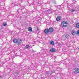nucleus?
I'll use <instances>...</instances> for the list:
<instances>
[{
  "mask_svg": "<svg viewBox=\"0 0 79 79\" xmlns=\"http://www.w3.org/2000/svg\"><path fill=\"white\" fill-rule=\"evenodd\" d=\"M32 52H35V51H34L33 50V49H32Z\"/></svg>",
  "mask_w": 79,
  "mask_h": 79,
  "instance_id": "nucleus-25",
  "label": "nucleus"
},
{
  "mask_svg": "<svg viewBox=\"0 0 79 79\" xmlns=\"http://www.w3.org/2000/svg\"><path fill=\"white\" fill-rule=\"evenodd\" d=\"M23 14H24V13H25V12H23L22 13Z\"/></svg>",
  "mask_w": 79,
  "mask_h": 79,
  "instance_id": "nucleus-28",
  "label": "nucleus"
},
{
  "mask_svg": "<svg viewBox=\"0 0 79 79\" xmlns=\"http://www.w3.org/2000/svg\"><path fill=\"white\" fill-rule=\"evenodd\" d=\"M13 42L14 43H15V44H16L18 42V40L16 38H15L13 40Z\"/></svg>",
  "mask_w": 79,
  "mask_h": 79,
  "instance_id": "nucleus-6",
  "label": "nucleus"
},
{
  "mask_svg": "<svg viewBox=\"0 0 79 79\" xmlns=\"http://www.w3.org/2000/svg\"><path fill=\"white\" fill-rule=\"evenodd\" d=\"M40 13H41V12H40Z\"/></svg>",
  "mask_w": 79,
  "mask_h": 79,
  "instance_id": "nucleus-30",
  "label": "nucleus"
},
{
  "mask_svg": "<svg viewBox=\"0 0 79 79\" xmlns=\"http://www.w3.org/2000/svg\"><path fill=\"white\" fill-rule=\"evenodd\" d=\"M21 42H22V40H21V39H20L19 41H18V43L17 44L18 45H21Z\"/></svg>",
  "mask_w": 79,
  "mask_h": 79,
  "instance_id": "nucleus-9",
  "label": "nucleus"
},
{
  "mask_svg": "<svg viewBox=\"0 0 79 79\" xmlns=\"http://www.w3.org/2000/svg\"><path fill=\"white\" fill-rule=\"evenodd\" d=\"M56 20L57 21H60V20H61V18L60 17H57L56 19Z\"/></svg>",
  "mask_w": 79,
  "mask_h": 79,
  "instance_id": "nucleus-10",
  "label": "nucleus"
},
{
  "mask_svg": "<svg viewBox=\"0 0 79 79\" xmlns=\"http://www.w3.org/2000/svg\"><path fill=\"white\" fill-rule=\"evenodd\" d=\"M49 32V30L48 29H46L44 31V32L45 34H48Z\"/></svg>",
  "mask_w": 79,
  "mask_h": 79,
  "instance_id": "nucleus-7",
  "label": "nucleus"
},
{
  "mask_svg": "<svg viewBox=\"0 0 79 79\" xmlns=\"http://www.w3.org/2000/svg\"><path fill=\"white\" fill-rule=\"evenodd\" d=\"M76 27L77 28H79V23H77L76 24Z\"/></svg>",
  "mask_w": 79,
  "mask_h": 79,
  "instance_id": "nucleus-13",
  "label": "nucleus"
},
{
  "mask_svg": "<svg viewBox=\"0 0 79 79\" xmlns=\"http://www.w3.org/2000/svg\"><path fill=\"white\" fill-rule=\"evenodd\" d=\"M51 71H49L46 72V75L47 76H51Z\"/></svg>",
  "mask_w": 79,
  "mask_h": 79,
  "instance_id": "nucleus-5",
  "label": "nucleus"
},
{
  "mask_svg": "<svg viewBox=\"0 0 79 79\" xmlns=\"http://www.w3.org/2000/svg\"><path fill=\"white\" fill-rule=\"evenodd\" d=\"M32 5H34V3H32Z\"/></svg>",
  "mask_w": 79,
  "mask_h": 79,
  "instance_id": "nucleus-27",
  "label": "nucleus"
},
{
  "mask_svg": "<svg viewBox=\"0 0 79 79\" xmlns=\"http://www.w3.org/2000/svg\"><path fill=\"white\" fill-rule=\"evenodd\" d=\"M62 27H66L68 25V22L65 20L64 21L61 23Z\"/></svg>",
  "mask_w": 79,
  "mask_h": 79,
  "instance_id": "nucleus-1",
  "label": "nucleus"
},
{
  "mask_svg": "<svg viewBox=\"0 0 79 79\" xmlns=\"http://www.w3.org/2000/svg\"><path fill=\"white\" fill-rule=\"evenodd\" d=\"M15 74L17 76H19V73L18 72H15Z\"/></svg>",
  "mask_w": 79,
  "mask_h": 79,
  "instance_id": "nucleus-16",
  "label": "nucleus"
},
{
  "mask_svg": "<svg viewBox=\"0 0 79 79\" xmlns=\"http://www.w3.org/2000/svg\"><path fill=\"white\" fill-rule=\"evenodd\" d=\"M51 45H54V41H52L50 42Z\"/></svg>",
  "mask_w": 79,
  "mask_h": 79,
  "instance_id": "nucleus-15",
  "label": "nucleus"
},
{
  "mask_svg": "<svg viewBox=\"0 0 79 79\" xmlns=\"http://www.w3.org/2000/svg\"><path fill=\"white\" fill-rule=\"evenodd\" d=\"M50 52H55L56 51V49H55V48H52L50 50Z\"/></svg>",
  "mask_w": 79,
  "mask_h": 79,
  "instance_id": "nucleus-8",
  "label": "nucleus"
},
{
  "mask_svg": "<svg viewBox=\"0 0 79 79\" xmlns=\"http://www.w3.org/2000/svg\"><path fill=\"white\" fill-rule=\"evenodd\" d=\"M1 76H0V77H1Z\"/></svg>",
  "mask_w": 79,
  "mask_h": 79,
  "instance_id": "nucleus-29",
  "label": "nucleus"
},
{
  "mask_svg": "<svg viewBox=\"0 0 79 79\" xmlns=\"http://www.w3.org/2000/svg\"><path fill=\"white\" fill-rule=\"evenodd\" d=\"M68 8H69V7H68Z\"/></svg>",
  "mask_w": 79,
  "mask_h": 79,
  "instance_id": "nucleus-31",
  "label": "nucleus"
},
{
  "mask_svg": "<svg viewBox=\"0 0 79 79\" xmlns=\"http://www.w3.org/2000/svg\"><path fill=\"white\" fill-rule=\"evenodd\" d=\"M42 5V3H40V1H39L38 5L40 6V5Z\"/></svg>",
  "mask_w": 79,
  "mask_h": 79,
  "instance_id": "nucleus-18",
  "label": "nucleus"
},
{
  "mask_svg": "<svg viewBox=\"0 0 79 79\" xmlns=\"http://www.w3.org/2000/svg\"><path fill=\"white\" fill-rule=\"evenodd\" d=\"M69 36V35L68 34L66 35H65V37H66V38H67V37H68Z\"/></svg>",
  "mask_w": 79,
  "mask_h": 79,
  "instance_id": "nucleus-22",
  "label": "nucleus"
},
{
  "mask_svg": "<svg viewBox=\"0 0 79 79\" xmlns=\"http://www.w3.org/2000/svg\"><path fill=\"white\" fill-rule=\"evenodd\" d=\"M45 11L46 13H48V12H50V11H52V9H47L46 10H45Z\"/></svg>",
  "mask_w": 79,
  "mask_h": 79,
  "instance_id": "nucleus-11",
  "label": "nucleus"
},
{
  "mask_svg": "<svg viewBox=\"0 0 79 79\" xmlns=\"http://www.w3.org/2000/svg\"><path fill=\"white\" fill-rule=\"evenodd\" d=\"M77 34H79V30H78L77 31Z\"/></svg>",
  "mask_w": 79,
  "mask_h": 79,
  "instance_id": "nucleus-24",
  "label": "nucleus"
},
{
  "mask_svg": "<svg viewBox=\"0 0 79 79\" xmlns=\"http://www.w3.org/2000/svg\"><path fill=\"white\" fill-rule=\"evenodd\" d=\"M37 31H39V29L38 28H37Z\"/></svg>",
  "mask_w": 79,
  "mask_h": 79,
  "instance_id": "nucleus-26",
  "label": "nucleus"
},
{
  "mask_svg": "<svg viewBox=\"0 0 79 79\" xmlns=\"http://www.w3.org/2000/svg\"><path fill=\"white\" fill-rule=\"evenodd\" d=\"M28 31H30V32H31V31H32V27H29L28 28Z\"/></svg>",
  "mask_w": 79,
  "mask_h": 79,
  "instance_id": "nucleus-12",
  "label": "nucleus"
},
{
  "mask_svg": "<svg viewBox=\"0 0 79 79\" xmlns=\"http://www.w3.org/2000/svg\"><path fill=\"white\" fill-rule=\"evenodd\" d=\"M25 47H26V48H27H27H29L30 46H29V45H27Z\"/></svg>",
  "mask_w": 79,
  "mask_h": 79,
  "instance_id": "nucleus-17",
  "label": "nucleus"
},
{
  "mask_svg": "<svg viewBox=\"0 0 79 79\" xmlns=\"http://www.w3.org/2000/svg\"><path fill=\"white\" fill-rule=\"evenodd\" d=\"M7 24H6V23L5 22H4L3 23V26H6Z\"/></svg>",
  "mask_w": 79,
  "mask_h": 79,
  "instance_id": "nucleus-19",
  "label": "nucleus"
},
{
  "mask_svg": "<svg viewBox=\"0 0 79 79\" xmlns=\"http://www.w3.org/2000/svg\"><path fill=\"white\" fill-rule=\"evenodd\" d=\"M74 33H75V31H72V35H74Z\"/></svg>",
  "mask_w": 79,
  "mask_h": 79,
  "instance_id": "nucleus-20",
  "label": "nucleus"
},
{
  "mask_svg": "<svg viewBox=\"0 0 79 79\" xmlns=\"http://www.w3.org/2000/svg\"><path fill=\"white\" fill-rule=\"evenodd\" d=\"M27 14H28V13H30V11L27 10Z\"/></svg>",
  "mask_w": 79,
  "mask_h": 79,
  "instance_id": "nucleus-23",
  "label": "nucleus"
},
{
  "mask_svg": "<svg viewBox=\"0 0 79 79\" xmlns=\"http://www.w3.org/2000/svg\"><path fill=\"white\" fill-rule=\"evenodd\" d=\"M48 30L49 31V32H50L51 33H52V32H53V31H54L53 29V28L51 27L49 28Z\"/></svg>",
  "mask_w": 79,
  "mask_h": 79,
  "instance_id": "nucleus-4",
  "label": "nucleus"
},
{
  "mask_svg": "<svg viewBox=\"0 0 79 79\" xmlns=\"http://www.w3.org/2000/svg\"><path fill=\"white\" fill-rule=\"evenodd\" d=\"M19 9L17 10L18 12H20V11H22V10H23V9H24V6H19Z\"/></svg>",
  "mask_w": 79,
  "mask_h": 79,
  "instance_id": "nucleus-3",
  "label": "nucleus"
},
{
  "mask_svg": "<svg viewBox=\"0 0 79 79\" xmlns=\"http://www.w3.org/2000/svg\"><path fill=\"white\" fill-rule=\"evenodd\" d=\"M55 70H54L52 71H51V74H53V73H55Z\"/></svg>",
  "mask_w": 79,
  "mask_h": 79,
  "instance_id": "nucleus-14",
  "label": "nucleus"
},
{
  "mask_svg": "<svg viewBox=\"0 0 79 79\" xmlns=\"http://www.w3.org/2000/svg\"><path fill=\"white\" fill-rule=\"evenodd\" d=\"M73 73L74 74H77L79 73V69L77 68H74L73 69Z\"/></svg>",
  "mask_w": 79,
  "mask_h": 79,
  "instance_id": "nucleus-2",
  "label": "nucleus"
},
{
  "mask_svg": "<svg viewBox=\"0 0 79 79\" xmlns=\"http://www.w3.org/2000/svg\"><path fill=\"white\" fill-rule=\"evenodd\" d=\"M71 12H74L75 11V10L74 9H73L71 10Z\"/></svg>",
  "mask_w": 79,
  "mask_h": 79,
  "instance_id": "nucleus-21",
  "label": "nucleus"
}]
</instances>
